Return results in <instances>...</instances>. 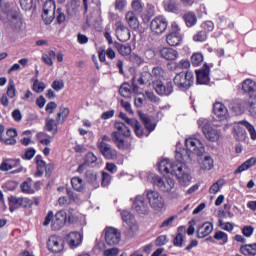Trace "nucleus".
<instances>
[{"label": "nucleus", "instance_id": "nucleus-19", "mask_svg": "<svg viewBox=\"0 0 256 256\" xmlns=\"http://www.w3.org/2000/svg\"><path fill=\"white\" fill-rule=\"evenodd\" d=\"M10 25L16 31V33H25L27 29V24H25L23 19H21V17L18 15H12Z\"/></svg>", "mask_w": 256, "mask_h": 256}, {"label": "nucleus", "instance_id": "nucleus-62", "mask_svg": "<svg viewBox=\"0 0 256 256\" xmlns=\"http://www.w3.org/2000/svg\"><path fill=\"white\" fill-rule=\"evenodd\" d=\"M125 7H127V0H116L115 1L116 11L123 12V11H125Z\"/></svg>", "mask_w": 256, "mask_h": 256}, {"label": "nucleus", "instance_id": "nucleus-30", "mask_svg": "<svg viewBox=\"0 0 256 256\" xmlns=\"http://www.w3.org/2000/svg\"><path fill=\"white\" fill-rule=\"evenodd\" d=\"M22 193H26V195H33L35 193V188H33V179L28 178L21 184Z\"/></svg>", "mask_w": 256, "mask_h": 256}, {"label": "nucleus", "instance_id": "nucleus-44", "mask_svg": "<svg viewBox=\"0 0 256 256\" xmlns=\"http://www.w3.org/2000/svg\"><path fill=\"white\" fill-rule=\"evenodd\" d=\"M69 108H61L60 112L57 114L56 121L58 124L65 123V119L69 117Z\"/></svg>", "mask_w": 256, "mask_h": 256}, {"label": "nucleus", "instance_id": "nucleus-59", "mask_svg": "<svg viewBox=\"0 0 256 256\" xmlns=\"http://www.w3.org/2000/svg\"><path fill=\"white\" fill-rule=\"evenodd\" d=\"M20 6L24 11H31L33 8V0H20Z\"/></svg>", "mask_w": 256, "mask_h": 256}, {"label": "nucleus", "instance_id": "nucleus-1", "mask_svg": "<svg viewBox=\"0 0 256 256\" xmlns=\"http://www.w3.org/2000/svg\"><path fill=\"white\" fill-rule=\"evenodd\" d=\"M186 149L181 152L176 151V162H170L169 159H163L158 163V170L161 173L175 175L180 185L187 187L191 183V170L185 165L191 161L193 156L201 157L205 154V144L198 138L190 137L185 140Z\"/></svg>", "mask_w": 256, "mask_h": 256}, {"label": "nucleus", "instance_id": "nucleus-51", "mask_svg": "<svg viewBox=\"0 0 256 256\" xmlns=\"http://www.w3.org/2000/svg\"><path fill=\"white\" fill-rule=\"evenodd\" d=\"M223 185H225V180H218L210 187L209 193L217 195V192L221 191V187H223Z\"/></svg>", "mask_w": 256, "mask_h": 256}, {"label": "nucleus", "instance_id": "nucleus-10", "mask_svg": "<svg viewBox=\"0 0 256 256\" xmlns=\"http://www.w3.org/2000/svg\"><path fill=\"white\" fill-rule=\"evenodd\" d=\"M169 23L167 22V18L164 16H158L151 21L150 29L152 33L156 35H163L165 31H167V26Z\"/></svg>", "mask_w": 256, "mask_h": 256}, {"label": "nucleus", "instance_id": "nucleus-21", "mask_svg": "<svg viewBox=\"0 0 256 256\" xmlns=\"http://www.w3.org/2000/svg\"><path fill=\"white\" fill-rule=\"evenodd\" d=\"M245 109H248L250 115L256 119V98H249L248 102H242L239 107L238 113H243Z\"/></svg>", "mask_w": 256, "mask_h": 256}, {"label": "nucleus", "instance_id": "nucleus-7", "mask_svg": "<svg viewBox=\"0 0 256 256\" xmlns=\"http://www.w3.org/2000/svg\"><path fill=\"white\" fill-rule=\"evenodd\" d=\"M152 183L163 193H169L175 187V180L172 178H161L158 175L152 177Z\"/></svg>", "mask_w": 256, "mask_h": 256}, {"label": "nucleus", "instance_id": "nucleus-47", "mask_svg": "<svg viewBox=\"0 0 256 256\" xmlns=\"http://www.w3.org/2000/svg\"><path fill=\"white\" fill-rule=\"evenodd\" d=\"M55 17H56V12H42V19L45 23V25H51V23H53V21H55Z\"/></svg>", "mask_w": 256, "mask_h": 256}, {"label": "nucleus", "instance_id": "nucleus-54", "mask_svg": "<svg viewBox=\"0 0 256 256\" xmlns=\"http://www.w3.org/2000/svg\"><path fill=\"white\" fill-rule=\"evenodd\" d=\"M55 9H56L55 1L47 0L43 6V13H47V11L50 13H53L55 12Z\"/></svg>", "mask_w": 256, "mask_h": 256}, {"label": "nucleus", "instance_id": "nucleus-2", "mask_svg": "<svg viewBox=\"0 0 256 256\" xmlns=\"http://www.w3.org/2000/svg\"><path fill=\"white\" fill-rule=\"evenodd\" d=\"M114 128L115 131L112 132L111 138L113 143L117 145L118 149L127 150L130 149L131 143L126 142L125 139L121 137H130L131 136V129L127 127L122 122H115Z\"/></svg>", "mask_w": 256, "mask_h": 256}, {"label": "nucleus", "instance_id": "nucleus-33", "mask_svg": "<svg viewBox=\"0 0 256 256\" xmlns=\"http://www.w3.org/2000/svg\"><path fill=\"white\" fill-rule=\"evenodd\" d=\"M241 254L245 256H255L256 255V243L246 244L240 248Z\"/></svg>", "mask_w": 256, "mask_h": 256}, {"label": "nucleus", "instance_id": "nucleus-25", "mask_svg": "<svg viewBox=\"0 0 256 256\" xmlns=\"http://www.w3.org/2000/svg\"><path fill=\"white\" fill-rule=\"evenodd\" d=\"M125 19L130 29H133V31L139 30V27H140L139 18H137V15L135 14V12L128 11L125 15Z\"/></svg>", "mask_w": 256, "mask_h": 256}, {"label": "nucleus", "instance_id": "nucleus-46", "mask_svg": "<svg viewBox=\"0 0 256 256\" xmlns=\"http://www.w3.org/2000/svg\"><path fill=\"white\" fill-rule=\"evenodd\" d=\"M167 75V72L165 69L156 66L152 69V77H155V79H165V76Z\"/></svg>", "mask_w": 256, "mask_h": 256}, {"label": "nucleus", "instance_id": "nucleus-26", "mask_svg": "<svg viewBox=\"0 0 256 256\" xmlns=\"http://www.w3.org/2000/svg\"><path fill=\"white\" fill-rule=\"evenodd\" d=\"M160 55L163 59H166V61H175V59L179 57V53L175 49L168 47L162 48Z\"/></svg>", "mask_w": 256, "mask_h": 256}, {"label": "nucleus", "instance_id": "nucleus-41", "mask_svg": "<svg viewBox=\"0 0 256 256\" xmlns=\"http://www.w3.org/2000/svg\"><path fill=\"white\" fill-rule=\"evenodd\" d=\"M21 199H22V197H16V196H10L8 198L9 209H10L11 213H13V211H15V209H19V207L21 205Z\"/></svg>", "mask_w": 256, "mask_h": 256}, {"label": "nucleus", "instance_id": "nucleus-52", "mask_svg": "<svg viewBox=\"0 0 256 256\" xmlns=\"http://www.w3.org/2000/svg\"><path fill=\"white\" fill-rule=\"evenodd\" d=\"M191 63L194 67H199L203 63V54L194 53L191 57Z\"/></svg>", "mask_w": 256, "mask_h": 256}, {"label": "nucleus", "instance_id": "nucleus-27", "mask_svg": "<svg viewBox=\"0 0 256 256\" xmlns=\"http://www.w3.org/2000/svg\"><path fill=\"white\" fill-rule=\"evenodd\" d=\"M138 87L133 86V89H131V86L129 83H123L120 86L119 93L122 97H125L126 99H130L132 93H137Z\"/></svg>", "mask_w": 256, "mask_h": 256}, {"label": "nucleus", "instance_id": "nucleus-13", "mask_svg": "<svg viewBox=\"0 0 256 256\" xmlns=\"http://www.w3.org/2000/svg\"><path fill=\"white\" fill-rule=\"evenodd\" d=\"M153 89L161 97H169L173 93V83L167 82L166 84L161 81L153 83Z\"/></svg>", "mask_w": 256, "mask_h": 256}, {"label": "nucleus", "instance_id": "nucleus-32", "mask_svg": "<svg viewBox=\"0 0 256 256\" xmlns=\"http://www.w3.org/2000/svg\"><path fill=\"white\" fill-rule=\"evenodd\" d=\"M242 89L244 93H255L256 83L252 79H246L242 83Z\"/></svg>", "mask_w": 256, "mask_h": 256}, {"label": "nucleus", "instance_id": "nucleus-38", "mask_svg": "<svg viewBox=\"0 0 256 256\" xmlns=\"http://www.w3.org/2000/svg\"><path fill=\"white\" fill-rule=\"evenodd\" d=\"M14 164H9L7 161H3L0 164V171H11V169H15V167H19L21 165V159L13 160Z\"/></svg>", "mask_w": 256, "mask_h": 256}, {"label": "nucleus", "instance_id": "nucleus-55", "mask_svg": "<svg viewBox=\"0 0 256 256\" xmlns=\"http://www.w3.org/2000/svg\"><path fill=\"white\" fill-rule=\"evenodd\" d=\"M84 163L89 167V165H93V163H97V156L94 153L88 152L85 155Z\"/></svg>", "mask_w": 256, "mask_h": 256}, {"label": "nucleus", "instance_id": "nucleus-63", "mask_svg": "<svg viewBox=\"0 0 256 256\" xmlns=\"http://www.w3.org/2000/svg\"><path fill=\"white\" fill-rule=\"evenodd\" d=\"M111 184V176L107 172L102 173V187H109Z\"/></svg>", "mask_w": 256, "mask_h": 256}, {"label": "nucleus", "instance_id": "nucleus-29", "mask_svg": "<svg viewBox=\"0 0 256 256\" xmlns=\"http://www.w3.org/2000/svg\"><path fill=\"white\" fill-rule=\"evenodd\" d=\"M256 164V158L251 157L250 159L246 160L242 165H240L235 171V175H239V173H243V171H247L251 169Z\"/></svg>", "mask_w": 256, "mask_h": 256}, {"label": "nucleus", "instance_id": "nucleus-6", "mask_svg": "<svg viewBox=\"0 0 256 256\" xmlns=\"http://www.w3.org/2000/svg\"><path fill=\"white\" fill-rule=\"evenodd\" d=\"M173 83L178 89L185 91L195 83V76H193V72L191 71L180 72L174 77Z\"/></svg>", "mask_w": 256, "mask_h": 256}, {"label": "nucleus", "instance_id": "nucleus-40", "mask_svg": "<svg viewBox=\"0 0 256 256\" xmlns=\"http://www.w3.org/2000/svg\"><path fill=\"white\" fill-rule=\"evenodd\" d=\"M71 185H72L73 189H75V191H78L79 193H81V191L85 190V185L83 184V179H81L80 177H73L71 179Z\"/></svg>", "mask_w": 256, "mask_h": 256}, {"label": "nucleus", "instance_id": "nucleus-22", "mask_svg": "<svg viewBox=\"0 0 256 256\" xmlns=\"http://www.w3.org/2000/svg\"><path fill=\"white\" fill-rule=\"evenodd\" d=\"M70 249H77L83 243V236L79 232H71L67 236Z\"/></svg>", "mask_w": 256, "mask_h": 256}, {"label": "nucleus", "instance_id": "nucleus-43", "mask_svg": "<svg viewBox=\"0 0 256 256\" xmlns=\"http://www.w3.org/2000/svg\"><path fill=\"white\" fill-rule=\"evenodd\" d=\"M214 239L219 241L220 245H225V243H228L229 241V235L223 231H216L214 233Z\"/></svg>", "mask_w": 256, "mask_h": 256}, {"label": "nucleus", "instance_id": "nucleus-58", "mask_svg": "<svg viewBox=\"0 0 256 256\" xmlns=\"http://www.w3.org/2000/svg\"><path fill=\"white\" fill-rule=\"evenodd\" d=\"M131 5L133 11L136 13H143V4H141V0H133Z\"/></svg>", "mask_w": 256, "mask_h": 256}, {"label": "nucleus", "instance_id": "nucleus-14", "mask_svg": "<svg viewBox=\"0 0 256 256\" xmlns=\"http://www.w3.org/2000/svg\"><path fill=\"white\" fill-rule=\"evenodd\" d=\"M115 27L118 41L125 43L131 39V31H129V28H127V26H125L122 21H117Z\"/></svg>", "mask_w": 256, "mask_h": 256}, {"label": "nucleus", "instance_id": "nucleus-61", "mask_svg": "<svg viewBox=\"0 0 256 256\" xmlns=\"http://www.w3.org/2000/svg\"><path fill=\"white\" fill-rule=\"evenodd\" d=\"M67 17L65 16V13H63V10L61 8H58L56 11V21L61 25V23H65V20Z\"/></svg>", "mask_w": 256, "mask_h": 256}, {"label": "nucleus", "instance_id": "nucleus-20", "mask_svg": "<svg viewBox=\"0 0 256 256\" xmlns=\"http://www.w3.org/2000/svg\"><path fill=\"white\" fill-rule=\"evenodd\" d=\"M166 42L170 47H177L183 42V34L179 31H172L166 36Z\"/></svg>", "mask_w": 256, "mask_h": 256}, {"label": "nucleus", "instance_id": "nucleus-17", "mask_svg": "<svg viewBox=\"0 0 256 256\" xmlns=\"http://www.w3.org/2000/svg\"><path fill=\"white\" fill-rule=\"evenodd\" d=\"M67 223V212L60 210L56 213L55 219L52 222V229L54 231H59V229L63 228Z\"/></svg>", "mask_w": 256, "mask_h": 256}, {"label": "nucleus", "instance_id": "nucleus-49", "mask_svg": "<svg viewBox=\"0 0 256 256\" xmlns=\"http://www.w3.org/2000/svg\"><path fill=\"white\" fill-rule=\"evenodd\" d=\"M191 67V62L187 59H183L178 63H175L174 66L170 67L172 71H175V69H189Z\"/></svg>", "mask_w": 256, "mask_h": 256}, {"label": "nucleus", "instance_id": "nucleus-36", "mask_svg": "<svg viewBox=\"0 0 256 256\" xmlns=\"http://www.w3.org/2000/svg\"><path fill=\"white\" fill-rule=\"evenodd\" d=\"M153 79V74L151 72L144 71L140 74V77L137 79L139 85H147L151 83Z\"/></svg>", "mask_w": 256, "mask_h": 256}, {"label": "nucleus", "instance_id": "nucleus-11", "mask_svg": "<svg viewBox=\"0 0 256 256\" xmlns=\"http://www.w3.org/2000/svg\"><path fill=\"white\" fill-rule=\"evenodd\" d=\"M47 247L52 253H61L65 249V240L61 236L52 235L48 239Z\"/></svg>", "mask_w": 256, "mask_h": 256}, {"label": "nucleus", "instance_id": "nucleus-48", "mask_svg": "<svg viewBox=\"0 0 256 256\" xmlns=\"http://www.w3.org/2000/svg\"><path fill=\"white\" fill-rule=\"evenodd\" d=\"M37 150L35 148H27L24 154L21 155V159L24 161H31L35 157Z\"/></svg>", "mask_w": 256, "mask_h": 256}, {"label": "nucleus", "instance_id": "nucleus-15", "mask_svg": "<svg viewBox=\"0 0 256 256\" xmlns=\"http://www.w3.org/2000/svg\"><path fill=\"white\" fill-rule=\"evenodd\" d=\"M121 217L124 223H126V225H128L130 231H132V233L137 232V230L139 229V226L137 225V220H135V216H133V214H131V212L127 211V210H123L121 212Z\"/></svg>", "mask_w": 256, "mask_h": 256}, {"label": "nucleus", "instance_id": "nucleus-18", "mask_svg": "<svg viewBox=\"0 0 256 256\" xmlns=\"http://www.w3.org/2000/svg\"><path fill=\"white\" fill-rule=\"evenodd\" d=\"M81 11V0H69L66 4V13L69 17H77Z\"/></svg>", "mask_w": 256, "mask_h": 256}, {"label": "nucleus", "instance_id": "nucleus-24", "mask_svg": "<svg viewBox=\"0 0 256 256\" xmlns=\"http://www.w3.org/2000/svg\"><path fill=\"white\" fill-rule=\"evenodd\" d=\"M196 79L198 85H207L209 83V66L205 65L204 68L196 70Z\"/></svg>", "mask_w": 256, "mask_h": 256}, {"label": "nucleus", "instance_id": "nucleus-28", "mask_svg": "<svg viewBox=\"0 0 256 256\" xmlns=\"http://www.w3.org/2000/svg\"><path fill=\"white\" fill-rule=\"evenodd\" d=\"M34 161L37 165V171L34 175L35 177H41L45 173V169H47V163L43 161V156L41 155H37Z\"/></svg>", "mask_w": 256, "mask_h": 256}, {"label": "nucleus", "instance_id": "nucleus-56", "mask_svg": "<svg viewBox=\"0 0 256 256\" xmlns=\"http://www.w3.org/2000/svg\"><path fill=\"white\" fill-rule=\"evenodd\" d=\"M46 87L47 86L45 85V83L39 82V80H35L32 89L33 91H35V93H43Z\"/></svg>", "mask_w": 256, "mask_h": 256}, {"label": "nucleus", "instance_id": "nucleus-5", "mask_svg": "<svg viewBox=\"0 0 256 256\" xmlns=\"http://www.w3.org/2000/svg\"><path fill=\"white\" fill-rule=\"evenodd\" d=\"M198 126L202 130L203 135L211 141L212 143H217L221 137V131L211 126V121L205 118H200L198 120Z\"/></svg>", "mask_w": 256, "mask_h": 256}, {"label": "nucleus", "instance_id": "nucleus-4", "mask_svg": "<svg viewBox=\"0 0 256 256\" xmlns=\"http://www.w3.org/2000/svg\"><path fill=\"white\" fill-rule=\"evenodd\" d=\"M144 195L147 198V201L149 203V206L153 211H158L161 213V211H165L167 209V204L165 203V198L155 190H146L144 192Z\"/></svg>", "mask_w": 256, "mask_h": 256}, {"label": "nucleus", "instance_id": "nucleus-45", "mask_svg": "<svg viewBox=\"0 0 256 256\" xmlns=\"http://www.w3.org/2000/svg\"><path fill=\"white\" fill-rule=\"evenodd\" d=\"M46 130L52 133L53 135H57L58 127L57 122L53 119H46Z\"/></svg>", "mask_w": 256, "mask_h": 256}, {"label": "nucleus", "instance_id": "nucleus-53", "mask_svg": "<svg viewBox=\"0 0 256 256\" xmlns=\"http://www.w3.org/2000/svg\"><path fill=\"white\" fill-rule=\"evenodd\" d=\"M201 29L202 31H204V33L209 35V33L213 32V30L215 29V24L213 23V21H206L201 24Z\"/></svg>", "mask_w": 256, "mask_h": 256}, {"label": "nucleus", "instance_id": "nucleus-37", "mask_svg": "<svg viewBox=\"0 0 256 256\" xmlns=\"http://www.w3.org/2000/svg\"><path fill=\"white\" fill-rule=\"evenodd\" d=\"M140 118L142 120V123H144L145 128L148 131H155V123H153V119H151V117L145 115V114H141Z\"/></svg>", "mask_w": 256, "mask_h": 256}, {"label": "nucleus", "instance_id": "nucleus-23", "mask_svg": "<svg viewBox=\"0 0 256 256\" xmlns=\"http://www.w3.org/2000/svg\"><path fill=\"white\" fill-rule=\"evenodd\" d=\"M198 239H205V237L213 233V223L205 222L200 225L196 231Z\"/></svg>", "mask_w": 256, "mask_h": 256}, {"label": "nucleus", "instance_id": "nucleus-50", "mask_svg": "<svg viewBox=\"0 0 256 256\" xmlns=\"http://www.w3.org/2000/svg\"><path fill=\"white\" fill-rule=\"evenodd\" d=\"M207 39H208V34L203 30L199 31L193 36V41H195L196 43H205Z\"/></svg>", "mask_w": 256, "mask_h": 256}, {"label": "nucleus", "instance_id": "nucleus-31", "mask_svg": "<svg viewBox=\"0 0 256 256\" xmlns=\"http://www.w3.org/2000/svg\"><path fill=\"white\" fill-rule=\"evenodd\" d=\"M164 9L169 13H178L179 12V3L175 0H166L164 1Z\"/></svg>", "mask_w": 256, "mask_h": 256}, {"label": "nucleus", "instance_id": "nucleus-3", "mask_svg": "<svg viewBox=\"0 0 256 256\" xmlns=\"http://www.w3.org/2000/svg\"><path fill=\"white\" fill-rule=\"evenodd\" d=\"M245 127V128H243ZM252 139V141H256V130L253 124L249 123L247 120H242L237 122L234 126V137L237 141H245L247 139V131Z\"/></svg>", "mask_w": 256, "mask_h": 256}, {"label": "nucleus", "instance_id": "nucleus-57", "mask_svg": "<svg viewBox=\"0 0 256 256\" xmlns=\"http://www.w3.org/2000/svg\"><path fill=\"white\" fill-rule=\"evenodd\" d=\"M131 127H133L137 137H145V135L147 137L148 134H145L143 128H141V123H139V121L136 120V124H132Z\"/></svg>", "mask_w": 256, "mask_h": 256}, {"label": "nucleus", "instance_id": "nucleus-35", "mask_svg": "<svg viewBox=\"0 0 256 256\" xmlns=\"http://www.w3.org/2000/svg\"><path fill=\"white\" fill-rule=\"evenodd\" d=\"M86 181L90 183L93 189L99 187V180L97 179V174L93 173L91 170L86 171Z\"/></svg>", "mask_w": 256, "mask_h": 256}, {"label": "nucleus", "instance_id": "nucleus-9", "mask_svg": "<svg viewBox=\"0 0 256 256\" xmlns=\"http://www.w3.org/2000/svg\"><path fill=\"white\" fill-rule=\"evenodd\" d=\"M97 148L104 159L108 161H115L118 157V152L109 143L97 142Z\"/></svg>", "mask_w": 256, "mask_h": 256}, {"label": "nucleus", "instance_id": "nucleus-42", "mask_svg": "<svg viewBox=\"0 0 256 256\" xmlns=\"http://www.w3.org/2000/svg\"><path fill=\"white\" fill-rule=\"evenodd\" d=\"M213 167V158L211 156H205L202 162H200V169H203V171H211Z\"/></svg>", "mask_w": 256, "mask_h": 256}, {"label": "nucleus", "instance_id": "nucleus-39", "mask_svg": "<svg viewBox=\"0 0 256 256\" xmlns=\"http://www.w3.org/2000/svg\"><path fill=\"white\" fill-rule=\"evenodd\" d=\"M184 21L187 27H195L197 25V16L193 12H188L184 15Z\"/></svg>", "mask_w": 256, "mask_h": 256}, {"label": "nucleus", "instance_id": "nucleus-16", "mask_svg": "<svg viewBox=\"0 0 256 256\" xmlns=\"http://www.w3.org/2000/svg\"><path fill=\"white\" fill-rule=\"evenodd\" d=\"M213 113L220 121H227L229 110L227 106L221 102H216L213 106Z\"/></svg>", "mask_w": 256, "mask_h": 256}, {"label": "nucleus", "instance_id": "nucleus-64", "mask_svg": "<svg viewBox=\"0 0 256 256\" xmlns=\"http://www.w3.org/2000/svg\"><path fill=\"white\" fill-rule=\"evenodd\" d=\"M104 256H117L119 255V248H110V249H106L103 252Z\"/></svg>", "mask_w": 256, "mask_h": 256}, {"label": "nucleus", "instance_id": "nucleus-34", "mask_svg": "<svg viewBox=\"0 0 256 256\" xmlns=\"http://www.w3.org/2000/svg\"><path fill=\"white\" fill-rule=\"evenodd\" d=\"M115 49L120 53V55H123V57H127V55H131V46L129 45H123L119 42L114 43Z\"/></svg>", "mask_w": 256, "mask_h": 256}, {"label": "nucleus", "instance_id": "nucleus-8", "mask_svg": "<svg viewBox=\"0 0 256 256\" xmlns=\"http://www.w3.org/2000/svg\"><path fill=\"white\" fill-rule=\"evenodd\" d=\"M147 197L145 193L138 195L134 198L132 209L138 213V215H147L149 213V202L145 199Z\"/></svg>", "mask_w": 256, "mask_h": 256}, {"label": "nucleus", "instance_id": "nucleus-12", "mask_svg": "<svg viewBox=\"0 0 256 256\" xmlns=\"http://www.w3.org/2000/svg\"><path fill=\"white\" fill-rule=\"evenodd\" d=\"M107 245H118L121 241V232L114 227H106L104 230Z\"/></svg>", "mask_w": 256, "mask_h": 256}, {"label": "nucleus", "instance_id": "nucleus-60", "mask_svg": "<svg viewBox=\"0 0 256 256\" xmlns=\"http://www.w3.org/2000/svg\"><path fill=\"white\" fill-rule=\"evenodd\" d=\"M7 95L10 99H13L16 95L15 83L10 81L8 84Z\"/></svg>", "mask_w": 256, "mask_h": 256}]
</instances>
